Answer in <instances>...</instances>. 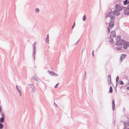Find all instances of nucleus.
<instances>
[{
	"label": "nucleus",
	"instance_id": "nucleus-1",
	"mask_svg": "<svg viewBox=\"0 0 129 129\" xmlns=\"http://www.w3.org/2000/svg\"><path fill=\"white\" fill-rule=\"evenodd\" d=\"M105 16L106 18L110 17L111 19H115L114 18L115 16L113 11V12H110L108 14H106Z\"/></svg>",
	"mask_w": 129,
	"mask_h": 129
},
{
	"label": "nucleus",
	"instance_id": "nucleus-2",
	"mask_svg": "<svg viewBox=\"0 0 129 129\" xmlns=\"http://www.w3.org/2000/svg\"><path fill=\"white\" fill-rule=\"evenodd\" d=\"M116 45H120L123 44L124 45L125 43V42H126L122 39L118 40L117 39H116Z\"/></svg>",
	"mask_w": 129,
	"mask_h": 129
},
{
	"label": "nucleus",
	"instance_id": "nucleus-3",
	"mask_svg": "<svg viewBox=\"0 0 129 129\" xmlns=\"http://www.w3.org/2000/svg\"><path fill=\"white\" fill-rule=\"evenodd\" d=\"M115 19H111V21L109 23V27L110 28H112L113 27L114 25V21Z\"/></svg>",
	"mask_w": 129,
	"mask_h": 129
},
{
	"label": "nucleus",
	"instance_id": "nucleus-4",
	"mask_svg": "<svg viewBox=\"0 0 129 129\" xmlns=\"http://www.w3.org/2000/svg\"><path fill=\"white\" fill-rule=\"evenodd\" d=\"M30 87L31 88V92H34L36 90V88L34 85L33 84H29Z\"/></svg>",
	"mask_w": 129,
	"mask_h": 129
},
{
	"label": "nucleus",
	"instance_id": "nucleus-5",
	"mask_svg": "<svg viewBox=\"0 0 129 129\" xmlns=\"http://www.w3.org/2000/svg\"><path fill=\"white\" fill-rule=\"evenodd\" d=\"M115 8H116L115 10H117L118 11H120L122 10V7L118 4L116 5Z\"/></svg>",
	"mask_w": 129,
	"mask_h": 129
},
{
	"label": "nucleus",
	"instance_id": "nucleus-6",
	"mask_svg": "<svg viewBox=\"0 0 129 129\" xmlns=\"http://www.w3.org/2000/svg\"><path fill=\"white\" fill-rule=\"evenodd\" d=\"M123 10H124V13L125 15L129 14V9L127 8H125L123 7Z\"/></svg>",
	"mask_w": 129,
	"mask_h": 129
},
{
	"label": "nucleus",
	"instance_id": "nucleus-7",
	"mask_svg": "<svg viewBox=\"0 0 129 129\" xmlns=\"http://www.w3.org/2000/svg\"><path fill=\"white\" fill-rule=\"evenodd\" d=\"M47 72L49 74L52 76H57L58 75L57 74L53 72H51L50 71H48Z\"/></svg>",
	"mask_w": 129,
	"mask_h": 129
},
{
	"label": "nucleus",
	"instance_id": "nucleus-8",
	"mask_svg": "<svg viewBox=\"0 0 129 129\" xmlns=\"http://www.w3.org/2000/svg\"><path fill=\"white\" fill-rule=\"evenodd\" d=\"M116 35L115 31H113L111 32V34L110 36V37H114L116 36Z\"/></svg>",
	"mask_w": 129,
	"mask_h": 129
},
{
	"label": "nucleus",
	"instance_id": "nucleus-9",
	"mask_svg": "<svg viewBox=\"0 0 129 129\" xmlns=\"http://www.w3.org/2000/svg\"><path fill=\"white\" fill-rule=\"evenodd\" d=\"M127 55L126 54H122L120 56V61H122V60L124 59L126 57Z\"/></svg>",
	"mask_w": 129,
	"mask_h": 129
},
{
	"label": "nucleus",
	"instance_id": "nucleus-10",
	"mask_svg": "<svg viewBox=\"0 0 129 129\" xmlns=\"http://www.w3.org/2000/svg\"><path fill=\"white\" fill-rule=\"evenodd\" d=\"M119 11L117 10H115L113 11V13H114V15H115L116 16H118L120 14V13L119 12Z\"/></svg>",
	"mask_w": 129,
	"mask_h": 129
},
{
	"label": "nucleus",
	"instance_id": "nucleus-11",
	"mask_svg": "<svg viewBox=\"0 0 129 129\" xmlns=\"http://www.w3.org/2000/svg\"><path fill=\"white\" fill-rule=\"evenodd\" d=\"M115 100L113 99L112 101V109L113 111H114L115 108Z\"/></svg>",
	"mask_w": 129,
	"mask_h": 129
},
{
	"label": "nucleus",
	"instance_id": "nucleus-12",
	"mask_svg": "<svg viewBox=\"0 0 129 129\" xmlns=\"http://www.w3.org/2000/svg\"><path fill=\"white\" fill-rule=\"evenodd\" d=\"M119 79V77H118V76H117V77H116V91H117L116 89V87H117V83Z\"/></svg>",
	"mask_w": 129,
	"mask_h": 129
},
{
	"label": "nucleus",
	"instance_id": "nucleus-13",
	"mask_svg": "<svg viewBox=\"0 0 129 129\" xmlns=\"http://www.w3.org/2000/svg\"><path fill=\"white\" fill-rule=\"evenodd\" d=\"M36 50H33V57L34 58V60H35V55H36Z\"/></svg>",
	"mask_w": 129,
	"mask_h": 129
},
{
	"label": "nucleus",
	"instance_id": "nucleus-14",
	"mask_svg": "<svg viewBox=\"0 0 129 129\" xmlns=\"http://www.w3.org/2000/svg\"><path fill=\"white\" fill-rule=\"evenodd\" d=\"M122 47L121 46H118L116 47V49L118 50H121Z\"/></svg>",
	"mask_w": 129,
	"mask_h": 129
},
{
	"label": "nucleus",
	"instance_id": "nucleus-15",
	"mask_svg": "<svg viewBox=\"0 0 129 129\" xmlns=\"http://www.w3.org/2000/svg\"><path fill=\"white\" fill-rule=\"evenodd\" d=\"M4 121V118L1 117L0 118V122L3 123Z\"/></svg>",
	"mask_w": 129,
	"mask_h": 129
},
{
	"label": "nucleus",
	"instance_id": "nucleus-16",
	"mask_svg": "<svg viewBox=\"0 0 129 129\" xmlns=\"http://www.w3.org/2000/svg\"><path fill=\"white\" fill-rule=\"evenodd\" d=\"M109 38H110V40L109 42H111V43H112L113 42V37H110Z\"/></svg>",
	"mask_w": 129,
	"mask_h": 129
},
{
	"label": "nucleus",
	"instance_id": "nucleus-17",
	"mask_svg": "<svg viewBox=\"0 0 129 129\" xmlns=\"http://www.w3.org/2000/svg\"><path fill=\"white\" fill-rule=\"evenodd\" d=\"M109 92L110 93H112L113 92L112 87V86L110 87Z\"/></svg>",
	"mask_w": 129,
	"mask_h": 129
},
{
	"label": "nucleus",
	"instance_id": "nucleus-18",
	"mask_svg": "<svg viewBox=\"0 0 129 129\" xmlns=\"http://www.w3.org/2000/svg\"><path fill=\"white\" fill-rule=\"evenodd\" d=\"M4 125L2 123L0 122V129H2L3 128Z\"/></svg>",
	"mask_w": 129,
	"mask_h": 129
},
{
	"label": "nucleus",
	"instance_id": "nucleus-19",
	"mask_svg": "<svg viewBox=\"0 0 129 129\" xmlns=\"http://www.w3.org/2000/svg\"><path fill=\"white\" fill-rule=\"evenodd\" d=\"M128 3V0H125V1H123V4L124 5H127Z\"/></svg>",
	"mask_w": 129,
	"mask_h": 129
},
{
	"label": "nucleus",
	"instance_id": "nucleus-20",
	"mask_svg": "<svg viewBox=\"0 0 129 129\" xmlns=\"http://www.w3.org/2000/svg\"><path fill=\"white\" fill-rule=\"evenodd\" d=\"M39 11V10L38 8H36L35 9V12L36 13H38Z\"/></svg>",
	"mask_w": 129,
	"mask_h": 129
},
{
	"label": "nucleus",
	"instance_id": "nucleus-21",
	"mask_svg": "<svg viewBox=\"0 0 129 129\" xmlns=\"http://www.w3.org/2000/svg\"><path fill=\"white\" fill-rule=\"evenodd\" d=\"M119 84L121 85H122L124 84V83L122 80H120Z\"/></svg>",
	"mask_w": 129,
	"mask_h": 129
},
{
	"label": "nucleus",
	"instance_id": "nucleus-22",
	"mask_svg": "<svg viewBox=\"0 0 129 129\" xmlns=\"http://www.w3.org/2000/svg\"><path fill=\"white\" fill-rule=\"evenodd\" d=\"M111 80V76L110 75H108V80Z\"/></svg>",
	"mask_w": 129,
	"mask_h": 129
},
{
	"label": "nucleus",
	"instance_id": "nucleus-23",
	"mask_svg": "<svg viewBox=\"0 0 129 129\" xmlns=\"http://www.w3.org/2000/svg\"><path fill=\"white\" fill-rule=\"evenodd\" d=\"M86 19V17H85V15H84L83 17V19H82L84 21Z\"/></svg>",
	"mask_w": 129,
	"mask_h": 129
},
{
	"label": "nucleus",
	"instance_id": "nucleus-24",
	"mask_svg": "<svg viewBox=\"0 0 129 129\" xmlns=\"http://www.w3.org/2000/svg\"><path fill=\"white\" fill-rule=\"evenodd\" d=\"M36 42H34V44L33 45V47H36Z\"/></svg>",
	"mask_w": 129,
	"mask_h": 129
},
{
	"label": "nucleus",
	"instance_id": "nucleus-25",
	"mask_svg": "<svg viewBox=\"0 0 129 129\" xmlns=\"http://www.w3.org/2000/svg\"><path fill=\"white\" fill-rule=\"evenodd\" d=\"M32 78L34 80H36V81H37L38 80V79L36 77H33Z\"/></svg>",
	"mask_w": 129,
	"mask_h": 129
},
{
	"label": "nucleus",
	"instance_id": "nucleus-26",
	"mask_svg": "<svg viewBox=\"0 0 129 129\" xmlns=\"http://www.w3.org/2000/svg\"><path fill=\"white\" fill-rule=\"evenodd\" d=\"M121 38V37L119 36H117L116 38V39H118V40H120V39Z\"/></svg>",
	"mask_w": 129,
	"mask_h": 129
},
{
	"label": "nucleus",
	"instance_id": "nucleus-27",
	"mask_svg": "<svg viewBox=\"0 0 129 129\" xmlns=\"http://www.w3.org/2000/svg\"><path fill=\"white\" fill-rule=\"evenodd\" d=\"M108 83L109 84H110L111 83V80H109L108 81Z\"/></svg>",
	"mask_w": 129,
	"mask_h": 129
},
{
	"label": "nucleus",
	"instance_id": "nucleus-28",
	"mask_svg": "<svg viewBox=\"0 0 129 129\" xmlns=\"http://www.w3.org/2000/svg\"><path fill=\"white\" fill-rule=\"evenodd\" d=\"M16 88L17 90L19 92L21 91H20L18 87L17 86V85L16 86Z\"/></svg>",
	"mask_w": 129,
	"mask_h": 129
},
{
	"label": "nucleus",
	"instance_id": "nucleus-29",
	"mask_svg": "<svg viewBox=\"0 0 129 129\" xmlns=\"http://www.w3.org/2000/svg\"><path fill=\"white\" fill-rule=\"evenodd\" d=\"M110 28H109V27H108V34H109V33H110Z\"/></svg>",
	"mask_w": 129,
	"mask_h": 129
},
{
	"label": "nucleus",
	"instance_id": "nucleus-30",
	"mask_svg": "<svg viewBox=\"0 0 129 129\" xmlns=\"http://www.w3.org/2000/svg\"><path fill=\"white\" fill-rule=\"evenodd\" d=\"M2 107L0 105V112H2Z\"/></svg>",
	"mask_w": 129,
	"mask_h": 129
},
{
	"label": "nucleus",
	"instance_id": "nucleus-31",
	"mask_svg": "<svg viewBox=\"0 0 129 129\" xmlns=\"http://www.w3.org/2000/svg\"><path fill=\"white\" fill-rule=\"evenodd\" d=\"M59 83H58L57 84H56L54 87L55 88H57L58 86V85H59Z\"/></svg>",
	"mask_w": 129,
	"mask_h": 129
},
{
	"label": "nucleus",
	"instance_id": "nucleus-32",
	"mask_svg": "<svg viewBox=\"0 0 129 129\" xmlns=\"http://www.w3.org/2000/svg\"><path fill=\"white\" fill-rule=\"evenodd\" d=\"M74 25H73V26H72V29H73V28L74 27H75V22H74Z\"/></svg>",
	"mask_w": 129,
	"mask_h": 129
},
{
	"label": "nucleus",
	"instance_id": "nucleus-33",
	"mask_svg": "<svg viewBox=\"0 0 129 129\" xmlns=\"http://www.w3.org/2000/svg\"><path fill=\"white\" fill-rule=\"evenodd\" d=\"M49 38H46V42H49Z\"/></svg>",
	"mask_w": 129,
	"mask_h": 129
},
{
	"label": "nucleus",
	"instance_id": "nucleus-34",
	"mask_svg": "<svg viewBox=\"0 0 129 129\" xmlns=\"http://www.w3.org/2000/svg\"><path fill=\"white\" fill-rule=\"evenodd\" d=\"M1 114H2V117H3V118H4V115L3 113H2Z\"/></svg>",
	"mask_w": 129,
	"mask_h": 129
},
{
	"label": "nucleus",
	"instance_id": "nucleus-35",
	"mask_svg": "<svg viewBox=\"0 0 129 129\" xmlns=\"http://www.w3.org/2000/svg\"><path fill=\"white\" fill-rule=\"evenodd\" d=\"M92 55L93 56V57L94 56V51H92Z\"/></svg>",
	"mask_w": 129,
	"mask_h": 129
},
{
	"label": "nucleus",
	"instance_id": "nucleus-36",
	"mask_svg": "<svg viewBox=\"0 0 129 129\" xmlns=\"http://www.w3.org/2000/svg\"><path fill=\"white\" fill-rule=\"evenodd\" d=\"M33 50H36V47H33Z\"/></svg>",
	"mask_w": 129,
	"mask_h": 129
},
{
	"label": "nucleus",
	"instance_id": "nucleus-37",
	"mask_svg": "<svg viewBox=\"0 0 129 129\" xmlns=\"http://www.w3.org/2000/svg\"><path fill=\"white\" fill-rule=\"evenodd\" d=\"M54 105L56 107L57 106V105L55 103V102H54Z\"/></svg>",
	"mask_w": 129,
	"mask_h": 129
},
{
	"label": "nucleus",
	"instance_id": "nucleus-38",
	"mask_svg": "<svg viewBox=\"0 0 129 129\" xmlns=\"http://www.w3.org/2000/svg\"><path fill=\"white\" fill-rule=\"evenodd\" d=\"M49 35H48V34L47 36H46V38H49Z\"/></svg>",
	"mask_w": 129,
	"mask_h": 129
},
{
	"label": "nucleus",
	"instance_id": "nucleus-39",
	"mask_svg": "<svg viewBox=\"0 0 129 129\" xmlns=\"http://www.w3.org/2000/svg\"><path fill=\"white\" fill-rule=\"evenodd\" d=\"M79 40L78 41H77V42L76 43H75V44H74V45H75L76 44H77L78 42H79Z\"/></svg>",
	"mask_w": 129,
	"mask_h": 129
},
{
	"label": "nucleus",
	"instance_id": "nucleus-40",
	"mask_svg": "<svg viewBox=\"0 0 129 129\" xmlns=\"http://www.w3.org/2000/svg\"><path fill=\"white\" fill-rule=\"evenodd\" d=\"M19 93L20 96H21V92L20 91V92H19Z\"/></svg>",
	"mask_w": 129,
	"mask_h": 129
},
{
	"label": "nucleus",
	"instance_id": "nucleus-41",
	"mask_svg": "<svg viewBox=\"0 0 129 129\" xmlns=\"http://www.w3.org/2000/svg\"><path fill=\"white\" fill-rule=\"evenodd\" d=\"M127 124L129 126V121L128 122Z\"/></svg>",
	"mask_w": 129,
	"mask_h": 129
},
{
	"label": "nucleus",
	"instance_id": "nucleus-42",
	"mask_svg": "<svg viewBox=\"0 0 129 129\" xmlns=\"http://www.w3.org/2000/svg\"><path fill=\"white\" fill-rule=\"evenodd\" d=\"M126 89L127 90H129V86L128 87H127V88H126Z\"/></svg>",
	"mask_w": 129,
	"mask_h": 129
},
{
	"label": "nucleus",
	"instance_id": "nucleus-43",
	"mask_svg": "<svg viewBox=\"0 0 129 129\" xmlns=\"http://www.w3.org/2000/svg\"><path fill=\"white\" fill-rule=\"evenodd\" d=\"M124 128H126V126H125V124L124 123Z\"/></svg>",
	"mask_w": 129,
	"mask_h": 129
},
{
	"label": "nucleus",
	"instance_id": "nucleus-44",
	"mask_svg": "<svg viewBox=\"0 0 129 129\" xmlns=\"http://www.w3.org/2000/svg\"><path fill=\"white\" fill-rule=\"evenodd\" d=\"M86 72L85 71V77H86Z\"/></svg>",
	"mask_w": 129,
	"mask_h": 129
},
{
	"label": "nucleus",
	"instance_id": "nucleus-45",
	"mask_svg": "<svg viewBox=\"0 0 129 129\" xmlns=\"http://www.w3.org/2000/svg\"><path fill=\"white\" fill-rule=\"evenodd\" d=\"M83 50H82V52H81V53H82V52H83Z\"/></svg>",
	"mask_w": 129,
	"mask_h": 129
},
{
	"label": "nucleus",
	"instance_id": "nucleus-46",
	"mask_svg": "<svg viewBox=\"0 0 129 129\" xmlns=\"http://www.w3.org/2000/svg\"><path fill=\"white\" fill-rule=\"evenodd\" d=\"M128 84H129V80H128Z\"/></svg>",
	"mask_w": 129,
	"mask_h": 129
},
{
	"label": "nucleus",
	"instance_id": "nucleus-47",
	"mask_svg": "<svg viewBox=\"0 0 129 129\" xmlns=\"http://www.w3.org/2000/svg\"><path fill=\"white\" fill-rule=\"evenodd\" d=\"M126 129H129V128H126Z\"/></svg>",
	"mask_w": 129,
	"mask_h": 129
},
{
	"label": "nucleus",
	"instance_id": "nucleus-48",
	"mask_svg": "<svg viewBox=\"0 0 129 129\" xmlns=\"http://www.w3.org/2000/svg\"><path fill=\"white\" fill-rule=\"evenodd\" d=\"M100 104H102V103L101 102L100 103Z\"/></svg>",
	"mask_w": 129,
	"mask_h": 129
}]
</instances>
